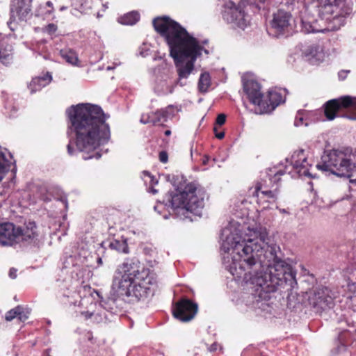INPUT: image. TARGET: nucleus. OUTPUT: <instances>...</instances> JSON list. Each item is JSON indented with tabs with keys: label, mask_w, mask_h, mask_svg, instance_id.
<instances>
[{
	"label": "nucleus",
	"mask_w": 356,
	"mask_h": 356,
	"mask_svg": "<svg viewBox=\"0 0 356 356\" xmlns=\"http://www.w3.org/2000/svg\"><path fill=\"white\" fill-rule=\"evenodd\" d=\"M248 232L246 264L251 268L250 283L266 293L292 290L297 284L296 272L277 255V247L268 244L266 229L256 224L252 228L249 226Z\"/></svg>",
	"instance_id": "1"
},
{
	"label": "nucleus",
	"mask_w": 356,
	"mask_h": 356,
	"mask_svg": "<svg viewBox=\"0 0 356 356\" xmlns=\"http://www.w3.org/2000/svg\"><path fill=\"white\" fill-rule=\"evenodd\" d=\"M69 119L67 131L71 139L67 152L74 155L81 152L84 160L101 157L97 149L106 144L111 138V131L106 122L108 116L101 107L88 104L71 106L66 111Z\"/></svg>",
	"instance_id": "2"
},
{
	"label": "nucleus",
	"mask_w": 356,
	"mask_h": 356,
	"mask_svg": "<svg viewBox=\"0 0 356 356\" xmlns=\"http://www.w3.org/2000/svg\"><path fill=\"white\" fill-rule=\"evenodd\" d=\"M153 26L164 38L178 74L177 81L165 79L156 84V92L160 95H167L173 92L177 83L185 85L181 80L187 79L193 72L197 58L202 55V51L206 54H208L209 51L179 23L168 17L155 18L153 20Z\"/></svg>",
	"instance_id": "3"
},
{
	"label": "nucleus",
	"mask_w": 356,
	"mask_h": 356,
	"mask_svg": "<svg viewBox=\"0 0 356 356\" xmlns=\"http://www.w3.org/2000/svg\"><path fill=\"white\" fill-rule=\"evenodd\" d=\"M243 224L232 220L222 229L220 234V253L222 262L233 275L238 291L245 289V238Z\"/></svg>",
	"instance_id": "4"
},
{
	"label": "nucleus",
	"mask_w": 356,
	"mask_h": 356,
	"mask_svg": "<svg viewBox=\"0 0 356 356\" xmlns=\"http://www.w3.org/2000/svg\"><path fill=\"white\" fill-rule=\"evenodd\" d=\"M154 283V275L149 268H138L134 262H124L115 271L112 291L117 297L140 300L148 296Z\"/></svg>",
	"instance_id": "5"
},
{
	"label": "nucleus",
	"mask_w": 356,
	"mask_h": 356,
	"mask_svg": "<svg viewBox=\"0 0 356 356\" xmlns=\"http://www.w3.org/2000/svg\"><path fill=\"white\" fill-rule=\"evenodd\" d=\"M320 19L307 15V9L301 12L302 31L305 33H324L329 28L323 27L321 23L323 20L333 24L331 29H338L346 23V19L352 13V8L344 0H318Z\"/></svg>",
	"instance_id": "6"
},
{
	"label": "nucleus",
	"mask_w": 356,
	"mask_h": 356,
	"mask_svg": "<svg viewBox=\"0 0 356 356\" xmlns=\"http://www.w3.org/2000/svg\"><path fill=\"white\" fill-rule=\"evenodd\" d=\"M175 186V192L170 195L169 202L177 213L185 215L191 213L200 216L204 206L205 191L195 183L181 181Z\"/></svg>",
	"instance_id": "7"
},
{
	"label": "nucleus",
	"mask_w": 356,
	"mask_h": 356,
	"mask_svg": "<svg viewBox=\"0 0 356 356\" xmlns=\"http://www.w3.org/2000/svg\"><path fill=\"white\" fill-rule=\"evenodd\" d=\"M246 96L250 104L254 106L256 114H269L285 101L280 90L270 89L266 94L254 74L246 72Z\"/></svg>",
	"instance_id": "8"
},
{
	"label": "nucleus",
	"mask_w": 356,
	"mask_h": 356,
	"mask_svg": "<svg viewBox=\"0 0 356 356\" xmlns=\"http://www.w3.org/2000/svg\"><path fill=\"white\" fill-rule=\"evenodd\" d=\"M356 292V284L350 278L345 279L341 284L340 289H331L327 286H322L314 290V293L309 298L310 305L316 312L330 309L334 304V301L339 299L341 301L340 295L350 299Z\"/></svg>",
	"instance_id": "9"
},
{
	"label": "nucleus",
	"mask_w": 356,
	"mask_h": 356,
	"mask_svg": "<svg viewBox=\"0 0 356 356\" xmlns=\"http://www.w3.org/2000/svg\"><path fill=\"white\" fill-rule=\"evenodd\" d=\"M351 157V152L348 148L332 149L322 156L321 162L316 168L337 177H350L355 168Z\"/></svg>",
	"instance_id": "10"
},
{
	"label": "nucleus",
	"mask_w": 356,
	"mask_h": 356,
	"mask_svg": "<svg viewBox=\"0 0 356 356\" xmlns=\"http://www.w3.org/2000/svg\"><path fill=\"white\" fill-rule=\"evenodd\" d=\"M284 174H289L292 178L307 177L314 178L312 174V162L308 159L307 154L304 149L294 151L290 157L285 159V163H280Z\"/></svg>",
	"instance_id": "11"
},
{
	"label": "nucleus",
	"mask_w": 356,
	"mask_h": 356,
	"mask_svg": "<svg viewBox=\"0 0 356 356\" xmlns=\"http://www.w3.org/2000/svg\"><path fill=\"white\" fill-rule=\"evenodd\" d=\"M245 3L244 0H240L236 5L233 1L225 3L222 11L224 20L232 24L234 29H245Z\"/></svg>",
	"instance_id": "12"
},
{
	"label": "nucleus",
	"mask_w": 356,
	"mask_h": 356,
	"mask_svg": "<svg viewBox=\"0 0 356 356\" xmlns=\"http://www.w3.org/2000/svg\"><path fill=\"white\" fill-rule=\"evenodd\" d=\"M292 22L293 17L289 12L279 10L273 14L267 31L273 37H280L289 32L292 29Z\"/></svg>",
	"instance_id": "13"
},
{
	"label": "nucleus",
	"mask_w": 356,
	"mask_h": 356,
	"mask_svg": "<svg viewBox=\"0 0 356 356\" xmlns=\"http://www.w3.org/2000/svg\"><path fill=\"white\" fill-rule=\"evenodd\" d=\"M343 110L356 111V97L347 95L331 99L325 104L324 113L327 120H332Z\"/></svg>",
	"instance_id": "14"
},
{
	"label": "nucleus",
	"mask_w": 356,
	"mask_h": 356,
	"mask_svg": "<svg viewBox=\"0 0 356 356\" xmlns=\"http://www.w3.org/2000/svg\"><path fill=\"white\" fill-rule=\"evenodd\" d=\"M282 165L270 168L262 174L261 181H258L254 188L248 189V195L251 194L254 196V193L259 191L260 189L273 188L278 186L277 184L280 181V177L284 175L282 168Z\"/></svg>",
	"instance_id": "15"
},
{
	"label": "nucleus",
	"mask_w": 356,
	"mask_h": 356,
	"mask_svg": "<svg viewBox=\"0 0 356 356\" xmlns=\"http://www.w3.org/2000/svg\"><path fill=\"white\" fill-rule=\"evenodd\" d=\"M279 189L278 186H275L273 188H264L260 189L257 193H254V196L252 194L249 195L250 204L256 202L259 204V208L261 210L266 209L268 208V205H265L266 203L273 204L275 203L278 197Z\"/></svg>",
	"instance_id": "16"
},
{
	"label": "nucleus",
	"mask_w": 356,
	"mask_h": 356,
	"mask_svg": "<svg viewBox=\"0 0 356 356\" xmlns=\"http://www.w3.org/2000/svg\"><path fill=\"white\" fill-rule=\"evenodd\" d=\"M197 312V305L189 300H181L177 303L173 315L178 320L188 322L193 319Z\"/></svg>",
	"instance_id": "17"
},
{
	"label": "nucleus",
	"mask_w": 356,
	"mask_h": 356,
	"mask_svg": "<svg viewBox=\"0 0 356 356\" xmlns=\"http://www.w3.org/2000/svg\"><path fill=\"white\" fill-rule=\"evenodd\" d=\"M18 227L12 222L0 223V245H13L17 243Z\"/></svg>",
	"instance_id": "18"
},
{
	"label": "nucleus",
	"mask_w": 356,
	"mask_h": 356,
	"mask_svg": "<svg viewBox=\"0 0 356 356\" xmlns=\"http://www.w3.org/2000/svg\"><path fill=\"white\" fill-rule=\"evenodd\" d=\"M19 237L17 243L22 241L29 243L35 241L38 236L37 227L34 222H29L25 224L23 228L18 227Z\"/></svg>",
	"instance_id": "19"
},
{
	"label": "nucleus",
	"mask_w": 356,
	"mask_h": 356,
	"mask_svg": "<svg viewBox=\"0 0 356 356\" xmlns=\"http://www.w3.org/2000/svg\"><path fill=\"white\" fill-rule=\"evenodd\" d=\"M305 58L313 65H318L324 60L325 54L319 45L309 46L305 51Z\"/></svg>",
	"instance_id": "20"
},
{
	"label": "nucleus",
	"mask_w": 356,
	"mask_h": 356,
	"mask_svg": "<svg viewBox=\"0 0 356 356\" xmlns=\"http://www.w3.org/2000/svg\"><path fill=\"white\" fill-rule=\"evenodd\" d=\"M167 117V111L165 110H161L156 112L143 113L141 115L140 121L143 124L152 123L153 124H156L166 122Z\"/></svg>",
	"instance_id": "21"
},
{
	"label": "nucleus",
	"mask_w": 356,
	"mask_h": 356,
	"mask_svg": "<svg viewBox=\"0 0 356 356\" xmlns=\"http://www.w3.org/2000/svg\"><path fill=\"white\" fill-rule=\"evenodd\" d=\"M29 314V310L27 308L19 305L6 312L5 319L7 321H11L17 318L19 321L24 322L28 319Z\"/></svg>",
	"instance_id": "22"
},
{
	"label": "nucleus",
	"mask_w": 356,
	"mask_h": 356,
	"mask_svg": "<svg viewBox=\"0 0 356 356\" xmlns=\"http://www.w3.org/2000/svg\"><path fill=\"white\" fill-rule=\"evenodd\" d=\"M13 15L16 14L19 18L25 17L31 10L26 0H13L10 8Z\"/></svg>",
	"instance_id": "23"
},
{
	"label": "nucleus",
	"mask_w": 356,
	"mask_h": 356,
	"mask_svg": "<svg viewBox=\"0 0 356 356\" xmlns=\"http://www.w3.org/2000/svg\"><path fill=\"white\" fill-rule=\"evenodd\" d=\"M13 60V47L6 41L0 42V61L3 65H9Z\"/></svg>",
	"instance_id": "24"
},
{
	"label": "nucleus",
	"mask_w": 356,
	"mask_h": 356,
	"mask_svg": "<svg viewBox=\"0 0 356 356\" xmlns=\"http://www.w3.org/2000/svg\"><path fill=\"white\" fill-rule=\"evenodd\" d=\"M51 80V76L47 73L43 76L33 78L29 83V88L32 93L35 92L49 84Z\"/></svg>",
	"instance_id": "25"
},
{
	"label": "nucleus",
	"mask_w": 356,
	"mask_h": 356,
	"mask_svg": "<svg viewBox=\"0 0 356 356\" xmlns=\"http://www.w3.org/2000/svg\"><path fill=\"white\" fill-rule=\"evenodd\" d=\"M109 248L118 252L127 254L129 253V247L127 240L124 236L118 238H113L111 240L108 245Z\"/></svg>",
	"instance_id": "26"
},
{
	"label": "nucleus",
	"mask_w": 356,
	"mask_h": 356,
	"mask_svg": "<svg viewBox=\"0 0 356 356\" xmlns=\"http://www.w3.org/2000/svg\"><path fill=\"white\" fill-rule=\"evenodd\" d=\"M211 86V76L208 72H203L201 74L198 81V90L202 93H205L208 91Z\"/></svg>",
	"instance_id": "27"
},
{
	"label": "nucleus",
	"mask_w": 356,
	"mask_h": 356,
	"mask_svg": "<svg viewBox=\"0 0 356 356\" xmlns=\"http://www.w3.org/2000/svg\"><path fill=\"white\" fill-rule=\"evenodd\" d=\"M140 18L138 13L136 11L130 12L118 18V22L124 25H133L136 24Z\"/></svg>",
	"instance_id": "28"
},
{
	"label": "nucleus",
	"mask_w": 356,
	"mask_h": 356,
	"mask_svg": "<svg viewBox=\"0 0 356 356\" xmlns=\"http://www.w3.org/2000/svg\"><path fill=\"white\" fill-rule=\"evenodd\" d=\"M60 54L65 61L72 65H77L79 59L75 51L70 49H62Z\"/></svg>",
	"instance_id": "29"
},
{
	"label": "nucleus",
	"mask_w": 356,
	"mask_h": 356,
	"mask_svg": "<svg viewBox=\"0 0 356 356\" xmlns=\"http://www.w3.org/2000/svg\"><path fill=\"white\" fill-rule=\"evenodd\" d=\"M303 114L305 117V126L307 127L309 124L312 122H317L321 118V111H302Z\"/></svg>",
	"instance_id": "30"
},
{
	"label": "nucleus",
	"mask_w": 356,
	"mask_h": 356,
	"mask_svg": "<svg viewBox=\"0 0 356 356\" xmlns=\"http://www.w3.org/2000/svg\"><path fill=\"white\" fill-rule=\"evenodd\" d=\"M143 179L145 184H149L151 185V187L149 188V191L152 194H156L157 193V190H156L153 185L156 184L158 183V181L152 176L148 172H143Z\"/></svg>",
	"instance_id": "31"
},
{
	"label": "nucleus",
	"mask_w": 356,
	"mask_h": 356,
	"mask_svg": "<svg viewBox=\"0 0 356 356\" xmlns=\"http://www.w3.org/2000/svg\"><path fill=\"white\" fill-rule=\"evenodd\" d=\"M11 161L6 159L4 154L0 152V180L3 178V174L9 170Z\"/></svg>",
	"instance_id": "32"
},
{
	"label": "nucleus",
	"mask_w": 356,
	"mask_h": 356,
	"mask_svg": "<svg viewBox=\"0 0 356 356\" xmlns=\"http://www.w3.org/2000/svg\"><path fill=\"white\" fill-rule=\"evenodd\" d=\"M305 115L303 114V111H298L296 115V118H295L294 125L296 127H300L302 125L305 126Z\"/></svg>",
	"instance_id": "33"
},
{
	"label": "nucleus",
	"mask_w": 356,
	"mask_h": 356,
	"mask_svg": "<svg viewBox=\"0 0 356 356\" xmlns=\"http://www.w3.org/2000/svg\"><path fill=\"white\" fill-rule=\"evenodd\" d=\"M57 31V26L53 23L49 24L45 28L44 31L48 34L52 35Z\"/></svg>",
	"instance_id": "34"
},
{
	"label": "nucleus",
	"mask_w": 356,
	"mask_h": 356,
	"mask_svg": "<svg viewBox=\"0 0 356 356\" xmlns=\"http://www.w3.org/2000/svg\"><path fill=\"white\" fill-rule=\"evenodd\" d=\"M226 121V115L225 114H219L217 116L216 124V125L221 126L225 124Z\"/></svg>",
	"instance_id": "35"
},
{
	"label": "nucleus",
	"mask_w": 356,
	"mask_h": 356,
	"mask_svg": "<svg viewBox=\"0 0 356 356\" xmlns=\"http://www.w3.org/2000/svg\"><path fill=\"white\" fill-rule=\"evenodd\" d=\"M165 54L163 56H156L154 58V60H161V65L163 67H165L167 66V62L166 60L164 58Z\"/></svg>",
	"instance_id": "36"
},
{
	"label": "nucleus",
	"mask_w": 356,
	"mask_h": 356,
	"mask_svg": "<svg viewBox=\"0 0 356 356\" xmlns=\"http://www.w3.org/2000/svg\"><path fill=\"white\" fill-rule=\"evenodd\" d=\"M168 159V154L165 152H161L159 154V160L161 162L165 163Z\"/></svg>",
	"instance_id": "37"
},
{
	"label": "nucleus",
	"mask_w": 356,
	"mask_h": 356,
	"mask_svg": "<svg viewBox=\"0 0 356 356\" xmlns=\"http://www.w3.org/2000/svg\"><path fill=\"white\" fill-rule=\"evenodd\" d=\"M213 131L215 132L216 137L218 139H222L225 137L224 131H218V127L216 126L213 128Z\"/></svg>",
	"instance_id": "38"
},
{
	"label": "nucleus",
	"mask_w": 356,
	"mask_h": 356,
	"mask_svg": "<svg viewBox=\"0 0 356 356\" xmlns=\"http://www.w3.org/2000/svg\"><path fill=\"white\" fill-rule=\"evenodd\" d=\"M346 335V332H342L339 335V340L340 343H341V348H343V349L345 348V346H344L343 343L345 341V336Z\"/></svg>",
	"instance_id": "39"
},
{
	"label": "nucleus",
	"mask_w": 356,
	"mask_h": 356,
	"mask_svg": "<svg viewBox=\"0 0 356 356\" xmlns=\"http://www.w3.org/2000/svg\"><path fill=\"white\" fill-rule=\"evenodd\" d=\"M243 200H241L240 206H236L237 207L236 212H238V209L240 210L239 213L237 214V216H238V217H242V216L243 215Z\"/></svg>",
	"instance_id": "40"
},
{
	"label": "nucleus",
	"mask_w": 356,
	"mask_h": 356,
	"mask_svg": "<svg viewBox=\"0 0 356 356\" xmlns=\"http://www.w3.org/2000/svg\"><path fill=\"white\" fill-rule=\"evenodd\" d=\"M9 276L12 279H15L17 277V270L15 268H11L9 271Z\"/></svg>",
	"instance_id": "41"
},
{
	"label": "nucleus",
	"mask_w": 356,
	"mask_h": 356,
	"mask_svg": "<svg viewBox=\"0 0 356 356\" xmlns=\"http://www.w3.org/2000/svg\"><path fill=\"white\" fill-rule=\"evenodd\" d=\"M348 72V71H341L339 72V78L341 80H343L346 77V74Z\"/></svg>",
	"instance_id": "42"
},
{
	"label": "nucleus",
	"mask_w": 356,
	"mask_h": 356,
	"mask_svg": "<svg viewBox=\"0 0 356 356\" xmlns=\"http://www.w3.org/2000/svg\"><path fill=\"white\" fill-rule=\"evenodd\" d=\"M217 347H218V344L215 343L212 344V345L209 347V351H211V352H212V351H215V350H217Z\"/></svg>",
	"instance_id": "43"
},
{
	"label": "nucleus",
	"mask_w": 356,
	"mask_h": 356,
	"mask_svg": "<svg viewBox=\"0 0 356 356\" xmlns=\"http://www.w3.org/2000/svg\"><path fill=\"white\" fill-rule=\"evenodd\" d=\"M82 315L85 316L86 318H89L92 316V313H90L88 312H83L81 313Z\"/></svg>",
	"instance_id": "44"
},
{
	"label": "nucleus",
	"mask_w": 356,
	"mask_h": 356,
	"mask_svg": "<svg viewBox=\"0 0 356 356\" xmlns=\"http://www.w3.org/2000/svg\"><path fill=\"white\" fill-rule=\"evenodd\" d=\"M241 83L243 89L245 90V76L243 75L241 76Z\"/></svg>",
	"instance_id": "45"
},
{
	"label": "nucleus",
	"mask_w": 356,
	"mask_h": 356,
	"mask_svg": "<svg viewBox=\"0 0 356 356\" xmlns=\"http://www.w3.org/2000/svg\"><path fill=\"white\" fill-rule=\"evenodd\" d=\"M46 6H47V7H49V8H53V3H52V2H51V1H47V2H46Z\"/></svg>",
	"instance_id": "46"
},
{
	"label": "nucleus",
	"mask_w": 356,
	"mask_h": 356,
	"mask_svg": "<svg viewBox=\"0 0 356 356\" xmlns=\"http://www.w3.org/2000/svg\"><path fill=\"white\" fill-rule=\"evenodd\" d=\"M279 211L282 213L289 214V212L285 209H279Z\"/></svg>",
	"instance_id": "47"
},
{
	"label": "nucleus",
	"mask_w": 356,
	"mask_h": 356,
	"mask_svg": "<svg viewBox=\"0 0 356 356\" xmlns=\"http://www.w3.org/2000/svg\"><path fill=\"white\" fill-rule=\"evenodd\" d=\"M140 54L143 56V57H145L147 55V53H145V52H143V51H140Z\"/></svg>",
	"instance_id": "48"
},
{
	"label": "nucleus",
	"mask_w": 356,
	"mask_h": 356,
	"mask_svg": "<svg viewBox=\"0 0 356 356\" xmlns=\"http://www.w3.org/2000/svg\"><path fill=\"white\" fill-rule=\"evenodd\" d=\"M165 134L166 136H170V135L171 134V131H170V130H166V131H165Z\"/></svg>",
	"instance_id": "49"
},
{
	"label": "nucleus",
	"mask_w": 356,
	"mask_h": 356,
	"mask_svg": "<svg viewBox=\"0 0 356 356\" xmlns=\"http://www.w3.org/2000/svg\"><path fill=\"white\" fill-rule=\"evenodd\" d=\"M191 213H188V214L186 213L185 215H184L186 218H191V220H193V218H191V217L189 216Z\"/></svg>",
	"instance_id": "50"
},
{
	"label": "nucleus",
	"mask_w": 356,
	"mask_h": 356,
	"mask_svg": "<svg viewBox=\"0 0 356 356\" xmlns=\"http://www.w3.org/2000/svg\"><path fill=\"white\" fill-rule=\"evenodd\" d=\"M259 3H264V0H259ZM253 3H257V0H253Z\"/></svg>",
	"instance_id": "51"
},
{
	"label": "nucleus",
	"mask_w": 356,
	"mask_h": 356,
	"mask_svg": "<svg viewBox=\"0 0 356 356\" xmlns=\"http://www.w3.org/2000/svg\"><path fill=\"white\" fill-rule=\"evenodd\" d=\"M65 9H67V7L62 6V7H60V10L63 11V10H65Z\"/></svg>",
	"instance_id": "52"
},
{
	"label": "nucleus",
	"mask_w": 356,
	"mask_h": 356,
	"mask_svg": "<svg viewBox=\"0 0 356 356\" xmlns=\"http://www.w3.org/2000/svg\"><path fill=\"white\" fill-rule=\"evenodd\" d=\"M113 68H114L113 67L108 66V67H107L106 70H113Z\"/></svg>",
	"instance_id": "53"
},
{
	"label": "nucleus",
	"mask_w": 356,
	"mask_h": 356,
	"mask_svg": "<svg viewBox=\"0 0 356 356\" xmlns=\"http://www.w3.org/2000/svg\"><path fill=\"white\" fill-rule=\"evenodd\" d=\"M97 261H98L99 264H102V260L101 258H99Z\"/></svg>",
	"instance_id": "54"
},
{
	"label": "nucleus",
	"mask_w": 356,
	"mask_h": 356,
	"mask_svg": "<svg viewBox=\"0 0 356 356\" xmlns=\"http://www.w3.org/2000/svg\"><path fill=\"white\" fill-rule=\"evenodd\" d=\"M52 12H53V10H51L48 11V13H49V14H50V13H51Z\"/></svg>",
	"instance_id": "55"
},
{
	"label": "nucleus",
	"mask_w": 356,
	"mask_h": 356,
	"mask_svg": "<svg viewBox=\"0 0 356 356\" xmlns=\"http://www.w3.org/2000/svg\"><path fill=\"white\" fill-rule=\"evenodd\" d=\"M154 210L156 211L157 210V206H155L154 207Z\"/></svg>",
	"instance_id": "56"
},
{
	"label": "nucleus",
	"mask_w": 356,
	"mask_h": 356,
	"mask_svg": "<svg viewBox=\"0 0 356 356\" xmlns=\"http://www.w3.org/2000/svg\"><path fill=\"white\" fill-rule=\"evenodd\" d=\"M207 162V160H204L203 163L205 164Z\"/></svg>",
	"instance_id": "57"
},
{
	"label": "nucleus",
	"mask_w": 356,
	"mask_h": 356,
	"mask_svg": "<svg viewBox=\"0 0 356 356\" xmlns=\"http://www.w3.org/2000/svg\"><path fill=\"white\" fill-rule=\"evenodd\" d=\"M352 119L356 120V117L355 118H352Z\"/></svg>",
	"instance_id": "58"
}]
</instances>
